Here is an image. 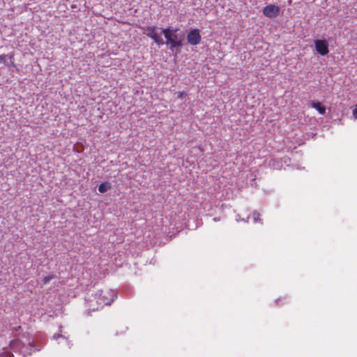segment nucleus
<instances>
[{"instance_id":"obj_1","label":"nucleus","mask_w":357,"mask_h":357,"mask_svg":"<svg viewBox=\"0 0 357 357\" xmlns=\"http://www.w3.org/2000/svg\"><path fill=\"white\" fill-rule=\"evenodd\" d=\"M10 347L13 351L20 352L23 356H26L31 353L34 346L30 341L25 343L20 339H15L10 341Z\"/></svg>"},{"instance_id":"obj_2","label":"nucleus","mask_w":357,"mask_h":357,"mask_svg":"<svg viewBox=\"0 0 357 357\" xmlns=\"http://www.w3.org/2000/svg\"><path fill=\"white\" fill-rule=\"evenodd\" d=\"M114 292L111 290H100L97 297V303L100 307L109 305L113 301Z\"/></svg>"},{"instance_id":"obj_3","label":"nucleus","mask_w":357,"mask_h":357,"mask_svg":"<svg viewBox=\"0 0 357 357\" xmlns=\"http://www.w3.org/2000/svg\"><path fill=\"white\" fill-rule=\"evenodd\" d=\"M176 29L174 30L172 36L170 38H168V40L166 42L167 45L170 44L169 49L172 52H175V55L181 52L180 48L183 45V39H178V36L176 33Z\"/></svg>"},{"instance_id":"obj_4","label":"nucleus","mask_w":357,"mask_h":357,"mask_svg":"<svg viewBox=\"0 0 357 357\" xmlns=\"http://www.w3.org/2000/svg\"><path fill=\"white\" fill-rule=\"evenodd\" d=\"M144 33L151 38L153 39L154 41L159 45H163L165 43L162 38H160L158 33H155L156 29H159V28L155 27V26H147L144 29Z\"/></svg>"},{"instance_id":"obj_5","label":"nucleus","mask_w":357,"mask_h":357,"mask_svg":"<svg viewBox=\"0 0 357 357\" xmlns=\"http://www.w3.org/2000/svg\"><path fill=\"white\" fill-rule=\"evenodd\" d=\"M317 52L322 56L328 53V43L326 40L317 39L314 41Z\"/></svg>"},{"instance_id":"obj_6","label":"nucleus","mask_w":357,"mask_h":357,"mask_svg":"<svg viewBox=\"0 0 357 357\" xmlns=\"http://www.w3.org/2000/svg\"><path fill=\"white\" fill-rule=\"evenodd\" d=\"M280 8L278 6L270 4L263 8V14L270 18H274L279 15Z\"/></svg>"},{"instance_id":"obj_7","label":"nucleus","mask_w":357,"mask_h":357,"mask_svg":"<svg viewBox=\"0 0 357 357\" xmlns=\"http://www.w3.org/2000/svg\"><path fill=\"white\" fill-rule=\"evenodd\" d=\"M188 43L192 45L199 44L201 41V36L198 29L191 30L187 35Z\"/></svg>"},{"instance_id":"obj_8","label":"nucleus","mask_w":357,"mask_h":357,"mask_svg":"<svg viewBox=\"0 0 357 357\" xmlns=\"http://www.w3.org/2000/svg\"><path fill=\"white\" fill-rule=\"evenodd\" d=\"M311 105L315 108L321 114H324L326 112V107L323 106L319 102H312Z\"/></svg>"},{"instance_id":"obj_9","label":"nucleus","mask_w":357,"mask_h":357,"mask_svg":"<svg viewBox=\"0 0 357 357\" xmlns=\"http://www.w3.org/2000/svg\"><path fill=\"white\" fill-rule=\"evenodd\" d=\"M111 188V183L109 182H105L101 183L98 187L99 192L104 193Z\"/></svg>"},{"instance_id":"obj_10","label":"nucleus","mask_w":357,"mask_h":357,"mask_svg":"<svg viewBox=\"0 0 357 357\" xmlns=\"http://www.w3.org/2000/svg\"><path fill=\"white\" fill-rule=\"evenodd\" d=\"M159 29L161 30V32L164 34V36L166 38L167 40H168V38H170V37L172 35V33L174 32V30H172L169 28H168V29H160V28H159Z\"/></svg>"},{"instance_id":"obj_11","label":"nucleus","mask_w":357,"mask_h":357,"mask_svg":"<svg viewBox=\"0 0 357 357\" xmlns=\"http://www.w3.org/2000/svg\"><path fill=\"white\" fill-rule=\"evenodd\" d=\"M54 278L55 277L54 275H48V276L45 277L43 280V284H47Z\"/></svg>"},{"instance_id":"obj_12","label":"nucleus","mask_w":357,"mask_h":357,"mask_svg":"<svg viewBox=\"0 0 357 357\" xmlns=\"http://www.w3.org/2000/svg\"><path fill=\"white\" fill-rule=\"evenodd\" d=\"M0 357H14L13 354L10 351H6L0 354Z\"/></svg>"},{"instance_id":"obj_13","label":"nucleus","mask_w":357,"mask_h":357,"mask_svg":"<svg viewBox=\"0 0 357 357\" xmlns=\"http://www.w3.org/2000/svg\"><path fill=\"white\" fill-rule=\"evenodd\" d=\"M259 216V213H253V219L255 220V221L257 220Z\"/></svg>"},{"instance_id":"obj_14","label":"nucleus","mask_w":357,"mask_h":357,"mask_svg":"<svg viewBox=\"0 0 357 357\" xmlns=\"http://www.w3.org/2000/svg\"><path fill=\"white\" fill-rule=\"evenodd\" d=\"M353 115L354 116V117H355L356 119H357V108H356V109H354L353 110Z\"/></svg>"},{"instance_id":"obj_15","label":"nucleus","mask_w":357,"mask_h":357,"mask_svg":"<svg viewBox=\"0 0 357 357\" xmlns=\"http://www.w3.org/2000/svg\"><path fill=\"white\" fill-rule=\"evenodd\" d=\"M3 62L4 63H6V61L4 60L3 59V56H0V62Z\"/></svg>"},{"instance_id":"obj_16","label":"nucleus","mask_w":357,"mask_h":357,"mask_svg":"<svg viewBox=\"0 0 357 357\" xmlns=\"http://www.w3.org/2000/svg\"><path fill=\"white\" fill-rule=\"evenodd\" d=\"M13 54H10V59H12V58H13Z\"/></svg>"}]
</instances>
